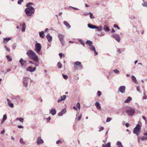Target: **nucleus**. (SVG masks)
<instances>
[{
  "label": "nucleus",
  "instance_id": "f257e3e1",
  "mask_svg": "<svg viewBox=\"0 0 147 147\" xmlns=\"http://www.w3.org/2000/svg\"><path fill=\"white\" fill-rule=\"evenodd\" d=\"M26 54L29 57V58L35 61L36 62L39 61V59L38 56L32 50L28 51L27 52Z\"/></svg>",
  "mask_w": 147,
  "mask_h": 147
},
{
  "label": "nucleus",
  "instance_id": "f03ea898",
  "mask_svg": "<svg viewBox=\"0 0 147 147\" xmlns=\"http://www.w3.org/2000/svg\"><path fill=\"white\" fill-rule=\"evenodd\" d=\"M25 12L26 15L28 16H32L35 12L34 8L32 6H29L25 9Z\"/></svg>",
  "mask_w": 147,
  "mask_h": 147
},
{
  "label": "nucleus",
  "instance_id": "7ed1b4c3",
  "mask_svg": "<svg viewBox=\"0 0 147 147\" xmlns=\"http://www.w3.org/2000/svg\"><path fill=\"white\" fill-rule=\"evenodd\" d=\"M141 126L139 124H137L136 127L133 130L134 134H136L137 136H138L141 132Z\"/></svg>",
  "mask_w": 147,
  "mask_h": 147
},
{
  "label": "nucleus",
  "instance_id": "20e7f679",
  "mask_svg": "<svg viewBox=\"0 0 147 147\" xmlns=\"http://www.w3.org/2000/svg\"><path fill=\"white\" fill-rule=\"evenodd\" d=\"M35 47L34 51L36 52L37 54H39L42 48L41 45L40 43H36L35 44Z\"/></svg>",
  "mask_w": 147,
  "mask_h": 147
},
{
  "label": "nucleus",
  "instance_id": "39448f33",
  "mask_svg": "<svg viewBox=\"0 0 147 147\" xmlns=\"http://www.w3.org/2000/svg\"><path fill=\"white\" fill-rule=\"evenodd\" d=\"M29 78L28 77H24L23 78L22 82L23 86L25 88H27L28 83L29 81Z\"/></svg>",
  "mask_w": 147,
  "mask_h": 147
},
{
  "label": "nucleus",
  "instance_id": "423d86ee",
  "mask_svg": "<svg viewBox=\"0 0 147 147\" xmlns=\"http://www.w3.org/2000/svg\"><path fill=\"white\" fill-rule=\"evenodd\" d=\"M74 68L75 69L77 68V66H78L79 68L80 69L83 68V65L81 64V62L78 61H77L74 62Z\"/></svg>",
  "mask_w": 147,
  "mask_h": 147
},
{
  "label": "nucleus",
  "instance_id": "0eeeda50",
  "mask_svg": "<svg viewBox=\"0 0 147 147\" xmlns=\"http://www.w3.org/2000/svg\"><path fill=\"white\" fill-rule=\"evenodd\" d=\"M126 113L129 116H132L134 114L135 111L134 109H128Z\"/></svg>",
  "mask_w": 147,
  "mask_h": 147
},
{
  "label": "nucleus",
  "instance_id": "6e6552de",
  "mask_svg": "<svg viewBox=\"0 0 147 147\" xmlns=\"http://www.w3.org/2000/svg\"><path fill=\"white\" fill-rule=\"evenodd\" d=\"M112 36L117 42H120L121 39L119 35L115 34H112Z\"/></svg>",
  "mask_w": 147,
  "mask_h": 147
},
{
  "label": "nucleus",
  "instance_id": "1a4fd4ad",
  "mask_svg": "<svg viewBox=\"0 0 147 147\" xmlns=\"http://www.w3.org/2000/svg\"><path fill=\"white\" fill-rule=\"evenodd\" d=\"M64 35L61 34H59L58 35V37L59 40L62 44H63L64 42Z\"/></svg>",
  "mask_w": 147,
  "mask_h": 147
},
{
  "label": "nucleus",
  "instance_id": "9d476101",
  "mask_svg": "<svg viewBox=\"0 0 147 147\" xmlns=\"http://www.w3.org/2000/svg\"><path fill=\"white\" fill-rule=\"evenodd\" d=\"M90 50L93 51L94 52L95 54V55H98V53L96 51V49L95 47L92 45H90Z\"/></svg>",
  "mask_w": 147,
  "mask_h": 147
},
{
  "label": "nucleus",
  "instance_id": "9b49d317",
  "mask_svg": "<svg viewBox=\"0 0 147 147\" xmlns=\"http://www.w3.org/2000/svg\"><path fill=\"white\" fill-rule=\"evenodd\" d=\"M125 86H120L119 89L118 91L122 93H123L125 92Z\"/></svg>",
  "mask_w": 147,
  "mask_h": 147
},
{
  "label": "nucleus",
  "instance_id": "f8f14e48",
  "mask_svg": "<svg viewBox=\"0 0 147 147\" xmlns=\"http://www.w3.org/2000/svg\"><path fill=\"white\" fill-rule=\"evenodd\" d=\"M36 69V67H28L26 69L27 71H30L31 72H33L35 71Z\"/></svg>",
  "mask_w": 147,
  "mask_h": 147
},
{
  "label": "nucleus",
  "instance_id": "ddd939ff",
  "mask_svg": "<svg viewBox=\"0 0 147 147\" xmlns=\"http://www.w3.org/2000/svg\"><path fill=\"white\" fill-rule=\"evenodd\" d=\"M66 96L65 95L61 96L57 100V102L59 103L62 101H64L66 99Z\"/></svg>",
  "mask_w": 147,
  "mask_h": 147
},
{
  "label": "nucleus",
  "instance_id": "4468645a",
  "mask_svg": "<svg viewBox=\"0 0 147 147\" xmlns=\"http://www.w3.org/2000/svg\"><path fill=\"white\" fill-rule=\"evenodd\" d=\"M36 142L37 144L39 145L43 143L44 141L43 140L41 139L40 137H39L37 138Z\"/></svg>",
  "mask_w": 147,
  "mask_h": 147
},
{
  "label": "nucleus",
  "instance_id": "2eb2a0df",
  "mask_svg": "<svg viewBox=\"0 0 147 147\" xmlns=\"http://www.w3.org/2000/svg\"><path fill=\"white\" fill-rule=\"evenodd\" d=\"M66 112V109H62L60 112L58 113V115L60 116H62L63 114H65Z\"/></svg>",
  "mask_w": 147,
  "mask_h": 147
},
{
  "label": "nucleus",
  "instance_id": "dca6fc26",
  "mask_svg": "<svg viewBox=\"0 0 147 147\" xmlns=\"http://www.w3.org/2000/svg\"><path fill=\"white\" fill-rule=\"evenodd\" d=\"M20 97L19 96H15L13 98V99L15 100L16 102L18 103L20 101Z\"/></svg>",
  "mask_w": 147,
  "mask_h": 147
},
{
  "label": "nucleus",
  "instance_id": "f3484780",
  "mask_svg": "<svg viewBox=\"0 0 147 147\" xmlns=\"http://www.w3.org/2000/svg\"><path fill=\"white\" fill-rule=\"evenodd\" d=\"M7 100L8 105L11 108L13 107L14 106L13 104L11 102L9 99L7 98Z\"/></svg>",
  "mask_w": 147,
  "mask_h": 147
},
{
  "label": "nucleus",
  "instance_id": "a211bd4d",
  "mask_svg": "<svg viewBox=\"0 0 147 147\" xmlns=\"http://www.w3.org/2000/svg\"><path fill=\"white\" fill-rule=\"evenodd\" d=\"M46 37L48 41L49 42H51L52 40V37L50 35V34H48L46 36Z\"/></svg>",
  "mask_w": 147,
  "mask_h": 147
},
{
  "label": "nucleus",
  "instance_id": "6ab92c4d",
  "mask_svg": "<svg viewBox=\"0 0 147 147\" xmlns=\"http://www.w3.org/2000/svg\"><path fill=\"white\" fill-rule=\"evenodd\" d=\"M11 38H3V43L4 44L7 43L9 40L11 39Z\"/></svg>",
  "mask_w": 147,
  "mask_h": 147
},
{
  "label": "nucleus",
  "instance_id": "aec40b11",
  "mask_svg": "<svg viewBox=\"0 0 147 147\" xmlns=\"http://www.w3.org/2000/svg\"><path fill=\"white\" fill-rule=\"evenodd\" d=\"M131 79L132 81L134 83L137 84H138V82L137 81L136 78L134 76H131Z\"/></svg>",
  "mask_w": 147,
  "mask_h": 147
},
{
  "label": "nucleus",
  "instance_id": "412c9836",
  "mask_svg": "<svg viewBox=\"0 0 147 147\" xmlns=\"http://www.w3.org/2000/svg\"><path fill=\"white\" fill-rule=\"evenodd\" d=\"M95 105L96 106V109L98 110H100L101 109V107L100 106V104L98 102H96L95 103Z\"/></svg>",
  "mask_w": 147,
  "mask_h": 147
},
{
  "label": "nucleus",
  "instance_id": "4be33fe9",
  "mask_svg": "<svg viewBox=\"0 0 147 147\" xmlns=\"http://www.w3.org/2000/svg\"><path fill=\"white\" fill-rule=\"evenodd\" d=\"M88 28L91 29H95L96 28V26L94 25H92L90 24H88Z\"/></svg>",
  "mask_w": 147,
  "mask_h": 147
},
{
  "label": "nucleus",
  "instance_id": "5701e85b",
  "mask_svg": "<svg viewBox=\"0 0 147 147\" xmlns=\"http://www.w3.org/2000/svg\"><path fill=\"white\" fill-rule=\"evenodd\" d=\"M132 98L130 96H129L125 100V103H129L132 100Z\"/></svg>",
  "mask_w": 147,
  "mask_h": 147
},
{
  "label": "nucleus",
  "instance_id": "b1692460",
  "mask_svg": "<svg viewBox=\"0 0 147 147\" xmlns=\"http://www.w3.org/2000/svg\"><path fill=\"white\" fill-rule=\"evenodd\" d=\"M50 113H51L52 115H55L56 113V110L55 109H52L50 111Z\"/></svg>",
  "mask_w": 147,
  "mask_h": 147
},
{
  "label": "nucleus",
  "instance_id": "393cba45",
  "mask_svg": "<svg viewBox=\"0 0 147 147\" xmlns=\"http://www.w3.org/2000/svg\"><path fill=\"white\" fill-rule=\"evenodd\" d=\"M103 29L104 30L106 31L109 32L110 31L109 28L106 25H105L104 26Z\"/></svg>",
  "mask_w": 147,
  "mask_h": 147
},
{
  "label": "nucleus",
  "instance_id": "a878e982",
  "mask_svg": "<svg viewBox=\"0 0 147 147\" xmlns=\"http://www.w3.org/2000/svg\"><path fill=\"white\" fill-rule=\"evenodd\" d=\"M19 62L21 64V65L22 66L24 64L26 63V61L22 59H20Z\"/></svg>",
  "mask_w": 147,
  "mask_h": 147
},
{
  "label": "nucleus",
  "instance_id": "bb28decb",
  "mask_svg": "<svg viewBox=\"0 0 147 147\" xmlns=\"http://www.w3.org/2000/svg\"><path fill=\"white\" fill-rule=\"evenodd\" d=\"M39 35L40 37L42 38H43L45 36V35L44 34V32L43 31H41L39 33Z\"/></svg>",
  "mask_w": 147,
  "mask_h": 147
},
{
  "label": "nucleus",
  "instance_id": "cd10ccee",
  "mask_svg": "<svg viewBox=\"0 0 147 147\" xmlns=\"http://www.w3.org/2000/svg\"><path fill=\"white\" fill-rule=\"evenodd\" d=\"M64 24L68 28H71V26L69 24L68 22L66 21H64L63 22Z\"/></svg>",
  "mask_w": 147,
  "mask_h": 147
},
{
  "label": "nucleus",
  "instance_id": "c85d7f7f",
  "mask_svg": "<svg viewBox=\"0 0 147 147\" xmlns=\"http://www.w3.org/2000/svg\"><path fill=\"white\" fill-rule=\"evenodd\" d=\"M102 147H111V143L109 142H108L106 145L103 144L102 145Z\"/></svg>",
  "mask_w": 147,
  "mask_h": 147
},
{
  "label": "nucleus",
  "instance_id": "c756f323",
  "mask_svg": "<svg viewBox=\"0 0 147 147\" xmlns=\"http://www.w3.org/2000/svg\"><path fill=\"white\" fill-rule=\"evenodd\" d=\"M116 145L118 147H123L121 142L119 141H118L116 143Z\"/></svg>",
  "mask_w": 147,
  "mask_h": 147
},
{
  "label": "nucleus",
  "instance_id": "7c9ffc66",
  "mask_svg": "<svg viewBox=\"0 0 147 147\" xmlns=\"http://www.w3.org/2000/svg\"><path fill=\"white\" fill-rule=\"evenodd\" d=\"M86 44L88 45L89 47L90 46V45H92L93 42L92 41L90 40H87L86 41Z\"/></svg>",
  "mask_w": 147,
  "mask_h": 147
},
{
  "label": "nucleus",
  "instance_id": "2f4dec72",
  "mask_svg": "<svg viewBox=\"0 0 147 147\" xmlns=\"http://www.w3.org/2000/svg\"><path fill=\"white\" fill-rule=\"evenodd\" d=\"M96 28L95 29H97V30L98 31H101L102 29V27L101 26L98 27L96 26Z\"/></svg>",
  "mask_w": 147,
  "mask_h": 147
},
{
  "label": "nucleus",
  "instance_id": "473e14b6",
  "mask_svg": "<svg viewBox=\"0 0 147 147\" xmlns=\"http://www.w3.org/2000/svg\"><path fill=\"white\" fill-rule=\"evenodd\" d=\"M113 71L116 74H120V71L117 69H115L113 70Z\"/></svg>",
  "mask_w": 147,
  "mask_h": 147
},
{
  "label": "nucleus",
  "instance_id": "72a5a7b5",
  "mask_svg": "<svg viewBox=\"0 0 147 147\" xmlns=\"http://www.w3.org/2000/svg\"><path fill=\"white\" fill-rule=\"evenodd\" d=\"M143 1L144 3L142 4V5L144 7H147V2L145 1L144 0H143Z\"/></svg>",
  "mask_w": 147,
  "mask_h": 147
},
{
  "label": "nucleus",
  "instance_id": "f704fd0d",
  "mask_svg": "<svg viewBox=\"0 0 147 147\" xmlns=\"http://www.w3.org/2000/svg\"><path fill=\"white\" fill-rule=\"evenodd\" d=\"M16 120H18L20 121L21 122H23L24 119L22 117H19L17 118Z\"/></svg>",
  "mask_w": 147,
  "mask_h": 147
},
{
  "label": "nucleus",
  "instance_id": "c9c22d12",
  "mask_svg": "<svg viewBox=\"0 0 147 147\" xmlns=\"http://www.w3.org/2000/svg\"><path fill=\"white\" fill-rule=\"evenodd\" d=\"M89 14L90 15V17L91 19H94L95 17L93 15V14L91 12H89Z\"/></svg>",
  "mask_w": 147,
  "mask_h": 147
},
{
  "label": "nucleus",
  "instance_id": "e433bc0d",
  "mask_svg": "<svg viewBox=\"0 0 147 147\" xmlns=\"http://www.w3.org/2000/svg\"><path fill=\"white\" fill-rule=\"evenodd\" d=\"M6 57L9 61H12V58L10 57L9 56L7 55L6 56Z\"/></svg>",
  "mask_w": 147,
  "mask_h": 147
},
{
  "label": "nucleus",
  "instance_id": "4c0bfd02",
  "mask_svg": "<svg viewBox=\"0 0 147 147\" xmlns=\"http://www.w3.org/2000/svg\"><path fill=\"white\" fill-rule=\"evenodd\" d=\"M57 65L58 67L60 69L61 68L62 65L60 62H58L57 63Z\"/></svg>",
  "mask_w": 147,
  "mask_h": 147
},
{
  "label": "nucleus",
  "instance_id": "58836bf2",
  "mask_svg": "<svg viewBox=\"0 0 147 147\" xmlns=\"http://www.w3.org/2000/svg\"><path fill=\"white\" fill-rule=\"evenodd\" d=\"M141 139L142 141H144L147 140V136L146 137L143 136L141 138Z\"/></svg>",
  "mask_w": 147,
  "mask_h": 147
},
{
  "label": "nucleus",
  "instance_id": "ea45409f",
  "mask_svg": "<svg viewBox=\"0 0 147 147\" xmlns=\"http://www.w3.org/2000/svg\"><path fill=\"white\" fill-rule=\"evenodd\" d=\"M12 47L13 49H15L16 47V45L15 43H14L12 45Z\"/></svg>",
  "mask_w": 147,
  "mask_h": 147
},
{
  "label": "nucleus",
  "instance_id": "a19ab883",
  "mask_svg": "<svg viewBox=\"0 0 147 147\" xmlns=\"http://www.w3.org/2000/svg\"><path fill=\"white\" fill-rule=\"evenodd\" d=\"M20 142L22 144H24L25 143V142L24 141L23 138H22L20 139Z\"/></svg>",
  "mask_w": 147,
  "mask_h": 147
},
{
  "label": "nucleus",
  "instance_id": "79ce46f5",
  "mask_svg": "<svg viewBox=\"0 0 147 147\" xmlns=\"http://www.w3.org/2000/svg\"><path fill=\"white\" fill-rule=\"evenodd\" d=\"M79 41L80 43L82 45H83L84 46L85 45V44L83 42V41L81 39H79Z\"/></svg>",
  "mask_w": 147,
  "mask_h": 147
},
{
  "label": "nucleus",
  "instance_id": "37998d69",
  "mask_svg": "<svg viewBox=\"0 0 147 147\" xmlns=\"http://www.w3.org/2000/svg\"><path fill=\"white\" fill-rule=\"evenodd\" d=\"M62 76L63 77L65 80H67L68 78V77L67 75H65L64 74H63Z\"/></svg>",
  "mask_w": 147,
  "mask_h": 147
},
{
  "label": "nucleus",
  "instance_id": "c03bdc74",
  "mask_svg": "<svg viewBox=\"0 0 147 147\" xmlns=\"http://www.w3.org/2000/svg\"><path fill=\"white\" fill-rule=\"evenodd\" d=\"M7 118V117L6 115L5 114L3 115V120L5 121Z\"/></svg>",
  "mask_w": 147,
  "mask_h": 147
},
{
  "label": "nucleus",
  "instance_id": "a18cd8bd",
  "mask_svg": "<svg viewBox=\"0 0 147 147\" xmlns=\"http://www.w3.org/2000/svg\"><path fill=\"white\" fill-rule=\"evenodd\" d=\"M33 4L32 3H27L26 5V7H28L29 6H31L30 5H33Z\"/></svg>",
  "mask_w": 147,
  "mask_h": 147
},
{
  "label": "nucleus",
  "instance_id": "49530a36",
  "mask_svg": "<svg viewBox=\"0 0 147 147\" xmlns=\"http://www.w3.org/2000/svg\"><path fill=\"white\" fill-rule=\"evenodd\" d=\"M76 107H77L79 109H80V104L79 102L77 103L76 105Z\"/></svg>",
  "mask_w": 147,
  "mask_h": 147
},
{
  "label": "nucleus",
  "instance_id": "de8ad7c7",
  "mask_svg": "<svg viewBox=\"0 0 147 147\" xmlns=\"http://www.w3.org/2000/svg\"><path fill=\"white\" fill-rule=\"evenodd\" d=\"M59 55L60 57V58H61L62 56L64 57L65 55L61 53H59Z\"/></svg>",
  "mask_w": 147,
  "mask_h": 147
},
{
  "label": "nucleus",
  "instance_id": "09e8293b",
  "mask_svg": "<svg viewBox=\"0 0 147 147\" xmlns=\"http://www.w3.org/2000/svg\"><path fill=\"white\" fill-rule=\"evenodd\" d=\"M23 1V0H19L18 2V4H21L22 2Z\"/></svg>",
  "mask_w": 147,
  "mask_h": 147
},
{
  "label": "nucleus",
  "instance_id": "8fccbe9b",
  "mask_svg": "<svg viewBox=\"0 0 147 147\" xmlns=\"http://www.w3.org/2000/svg\"><path fill=\"white\" fill-rule=\"evenodd\" d=\"M101 92L99 91H98L97 92V94H98V95L99 96H100L101 94Z\"/></svg>",
  "mask_w": 147,
  "mask_h": 147
},
{
  "label": "nucleus",
  "instance_id": "3c124183",
  "mask_svg": "<svg viewBox=\"0 0 147 147\" xmlns=\"http://www.w3.org/2000/svg\"><path fill=\"white\" fill-rule=\"evenodd\" d=\"M113 27L115 28H117L118 29H120L118 25L116 24H114Z\"/></svg>",
  "mask_w": 147,
  "mask_h": 147
},
{
  "label": "nucleus",
  "instance_id": "603ef678",
  "mask_svg": "<svg viewBox=\"0 0 147 147\" xmlns=\"http://www.w3.org/2000/svg\"><path fill=\"white\" fill-rule=\"evenodd\" d=\"M111 120V118L108 117L106 120L107 122H109Z\"/></svg>",
  "mask_w": 147,
  "mask_h": 147
},
{
  "label": "nucleus",
  "instance_id": "864d4df0",
  "mask_svg": "<svg viewBox=\"0 0 147 147\" xmlns=\"http://www.w3.org/2000/svg\"><path fill=\"white\" fill-rule=\"evenodd\" d=\"M5 48L6 50L7 51H8L9 52L10 51V50L9 48H7L6 46H5Z\"/></svg>",
  "mask_w": 147,
  "mask_h": 147
},
{
  "label": "nucleus",
  "instance_id": "5fc2aeb1",
  "mask_svg": "<svg viewBox=\"0 0 147 147\" xmlns=\"http://www.w3.org/2000/svg\"><path fill=\"white\" fill-rule=\"evenodd\" d=\"M82 117V115L81 114L78 117V120H80L81 118Z\"/></svg>",
  "mask_w": 147,
  "mask_h": 147
},
{
  "label": "nucleus",
  "instance_id": "6e6d98bb",
  "mask_svg": "<svg viewBox=\"0 0 147 147\" xmlns=\"http://www.w3.org/2000/svg\"><path fill=\"white\" fill-rule=\"evenodd\" d=\"M104 129V128L103 127H100L99 128V131H102V130H103Z\"/></svg>",
  "mask_w": 147,
  "mask_h": 147
},
{
  "label": "nucleus",
  "instance_id": "4d7b16f0",
  "mask_svg": "<svg viewBox=\"0 0 147 147\" xmlns=\"http://www.w3.org/2000/svg\"><path fill=\"white\" fill-rule=\"evenodd\" d=\"M69 7H71V8H72L73 9H74L75 10H78L79 9L78 8H76V7H71V6H69Z\"/></svg>",
  "mask_w": 147,
  "mask_h": 147
},
{
  "label": "nucleus",
  "instance_id": "13d9d810",
  "mask_svg": "<svg viewBox=\"0 0 147 147\" xmlns=\"http://www.w3.org/2000/svg\"><path fill=\"white\" fill-rule=\"evenodd\" d=\"M142 118L145 120L146 122H147V121H146V119L145 117L144 116H142Z\"/></svg>",
  "mask_w": 147,
  "mask_h": 147
},
{
  "label": "nucleus",
  "instance_id": "bf43d9fd",
  "mask_svg": "<svg viewBox=\"0 0 147 147\" xmlns=\"http://www.w3.org/2000/svg\"><path fill=\"white\" fill-rule=\"evenodd\" d=\"M46 119L47 120V121L49 122V121L51 119V117H49L48 118H46Z\"/></svg>",
  "mask_w": 147,
  "mask_h": 147
},
{
  "label": "nucleus",
  "instance_id": "052dcab7",
  "mask_svg": "<svg viewBox=\"0 0 147 147\" xmlns=\"http://www.w3.org/2000/svg\"><path fill=\"white\" fill-rule=\"evenodd\" d=\"M22 27L26 28V24L25 23H24L22 24Z\"/></svg>",
  "mask_w": 147,
  "mask_h": 147
},
{
  "label": "nucleus",
  "instance_id": "680f3d73",
  "mask_svg": "<svg viewBox=\"0 0 147 147\" xmlns=\"http://www.w3.org/2000/svg\"><path fill=\"white\" fill-rule=\"evenodd\" d=\"M136 89H137V91H138V92H139L140 93H141V92H140V88H139V87H137V88H136Z\"/></svg>",
  "mask_w": 147,
  "mask_h": 147
},
{
  "label": "nucleus",
  "instance_id": "e2e57ef3",
  "mask_svg": "<svg viewBox=\"0 0 147 147\" xmlns=\"http://www.w3.org/2000/svg\"><path fill=\"white\" fill-rule=\"evenodd\" d=\"M89 13L87 12V13H85L83 14V15L85 16H86L88 15V14H89Z\"/></svg>",
  "mask_w": 147,
  "mask_h": 147
},
{
  "label": "nucleus",
  "instance_id": "0e129e2a",
  "mask_svg": "<svg viewBox=\"0 0 147 147\" xmlns=\"http://www.w3.org/2000/svg\"><path fill=\"white\" fill-rule=\"evenodd\" d=\"M5 132V130L4 129H3L2 131L1 132V134H4Z\"/></svg>",
  "mask_w": 147,
  "mask_h": 147
},
{
  "label": "nucleus",
  "instance_id": "69168bd1",
  "mask_svg": "<svg viewBox=\"0 0 147 147\" xmlns=\"http://www.w3.org/2000/svg\"><path fill=\"white\" fill-rule=\"evenodd\" d=\"M143 99H146L147 98V97L146 96V95L144 96L143 97Z\"/></svg>",
  "mask_w": 147,
  "mask_h": 147
},
{
  "label": "nucleus",
  "instance_id": "338daca9",
  "mask_svg": "<svg viewBox=\"0 0 147 147\" xmlns=\"http://www.w3.org/2000/svg\"><path fill=\"white\" fill-rule=\"evenodd\" d=\"M61 142V141L60 140H59L56 142V144H59L60 142Z\"/></svg>",
  "mask_w": 147,
  "mask_h": 147
},
{
  "label": "nucleus",
  "instance_id": "774afa93",
  "mask_svg": "<svg viewBox=\"0 0 147 147\" xmlns=\"http://www.w3.org/2000/svg\"><path fill=\"white\" fill-rule=\"evenodd\" d=\"M143 134L145 136H147V131L144 132V133Z\"/></svg>",
  "mask_w": 147,
  "mask_h": 147
}]
</instances>
